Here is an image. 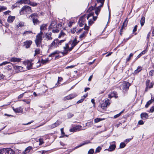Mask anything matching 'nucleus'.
I'll list each match as a JSON object with an SVG mask.
<instances>
[{
  "mask_svg": "<svg viewBox=\"0 0 154 154\" xmlns=\"http://www.w3.org/2000/svg\"><path fill=\"white\" fill-rule=\"evenodd\" d=\"M94 12H91L88 15H84L81 17L79 21L78 24L80 27H82L85 24V27L88 26L87 24L85 23V21L87 19L88 20V25L89 26L91 25L94 23V21H95L97 18V17H94Z\"/></svg>",
  "mask_w": 154,
  "mask_h": 154,
  "instance_id": "1",
  "label": "nucleus"
},
{
  "mask_svg": "<svg viewBox=\"0 0 154 154\" xmlns=\"http://www.w3.org/2000/svg\"><path fill=\"white\" fill-rule=\"evenodd\" d=\"M79 42V41H77L75 38L73 41H70L69 42L65 44V45L63 47V51L62 54L63 55L67 54L69 52L71 51L73 48Z\"/></svg>",
  "mask_w": 154,
  "mask_h": 154,
  "instance_id": "2",
  "label": "nucleus"
},
{
  "mask_svg": "<svg viewBox=\"0 0 154 154\" xmlns=\"http://www.w3.org/2000/svg\"><path fill=\"white\" fill-rule=\"evenodd\" d=\"M47 25L43 24L40 27L41 31L38 33L36 36V38L35 40V42L37 47H39L41 44L42 40V37H44L43 32L47 29Z\"/></svg>",
  "mask_w": 154,
  "mask_h": 154,
  "instance_id": "3",
  "label": "nucleus"
},
{
  "mask_svg": "<svg viewBox=\"0 0 154 154\" xmlns=\"http://www.w3.org/2000/svg\"><path fill=\"white\" fill-rule=\"evenodd\" d=\"M65 41V39L60 40L57 38L55 39L49 46V48L54 49L56 48L59 45H61Z\"/></svg>",
  "mask_w": 154,
  "mask_h": 154,
  "instance_id": "4",
  "label": "nucleus"
},
{
  "mask_svg": "<svg viewBox=\"0 0 154 154\" xmlns=\"http://www.w3.org/2000/svg\"><path fill=\"white\" fill-rule=\"evenodd\" d=\"M89 28V26L84 27L82 29H80L76 32V33H77L78 34L80 33H82V34H81L79 36V38L80 39H82L86 36V35L88 32Z\"/></svg>",
  "mask_w": 154,
  "mask_h": 154,
  "instance_id": "5",
  "label": "nucleus"
},
{
  "mask_svg": "<svg viewBox=\"0 0 154 154\" xmlns=\"http://www.w3.org/2000/svg\"><path fill=\"white\" fill-rule=\"evenodd\" d=\"M109 101V100L108 99L105 101H102L98 106V110L100 112H102V111L105 109L107 107V106L110 104Z\"/></svg>",
  "mask_w": 154,
  "mask_h": 154,
  "instance_id": "6",
  "label": "nucleus"
},
{
  "mask_svg": "<svg viewBox=\"0 0 154 154\" xmlns=\"http://www.w3.org/2000/svg\"><path fill=\"white\" fill-rule=\"evenodd\" d=\"M32 12L31 8L27 5L23 6L21 9L20 13V14H23L26 13L29 14Z\"/></svg>",
  "mask_w": 154,
  "mask_h": 154,
  "instance_id": "7",
  "label": "nucleus"
},
{
  "mask_svg": "<svg viewBox=\"0 0 154 154\" xmlns=\"http://www.w3.org/2000/svg\"><path fill=\"white\" fill-rule=\"evenodd\" d=\"M0 154H13V152L11 148L3 149L0 150Z\"/></svg>",
  "mask_w": 154,
  "mask_h": 154,
  "instance_id": "8",
  "label": "nucleus"
},
{
  "mask_svg": "<svg viewBox=\"0 0 154 154\" xmlns=\"http://www.w3.org/2000/svg\"><path fill=\"white\" fill-rule=\"evenodd\" d=\"M115 142L113 141L112 142L110 143V146L108 149H106L105 150H107L111 152L113 151L116 147V145L115 144Z\"/></svg>",
  "mask_w": 154,
  "mask_h": 154,
  "instance_id": "9",
  "label": "nucleus"
},
{
  "mask_svg": "<svg viewBox=\"0 0 154 154\" xmlns=\"http://www.w3.org/2000/svg\"><path fill=\"white\" fill-rule=\"evenodd\" d=\"M60 123V122L59 120H57L55 123L48 126V128L50 129L54 128L59 126Z\"/></svg>",
  "mask_w": 154,
  "mask_h": 154,
  "instance_id": "10",
  "label": "nucleus"
},
{
  "mask_svg": "<svg viewBox=\"0 0 154 154\" xmlns=\"http://www.w3.org/2000/svg\"><path fill=\"white\" fill-rule=\"evenodd\" d=\"M82 127V126L79 125L74 126L70 129V131L73 132L79 131L82 130L81 129Z\"/></svg>",
  "mask_w": 154,
  "mask_h": 154,
  "instance_id": "11",
  "label": "nucleus"
},
{
  "mask_svg": "<svg viewBox=\"0 0 154 154\" xmlns=\"http://www.w3.org/2000/svg\"><path fill=\"white\" fill-rule=\"evenodd\" d=\"M32 43V42L31 40H27L24 42L23 46L26 48L30 47V45Z\"/></svg>",
  "mask_w": 154,
  "mask_h": 154,
  "instance_id": "12",
  "label": "nucleus"
},
{
  "mask_svg": "<svg viewBox=\"0 0 154 154\" xmlns=\"http://www.w3.org/2000/svg\"><path fill=\"white\" fill-rule=\"evenodd\" d=\"M77 96L76 94H71L63 98V100H68L72 99L75 97Z\"/></svg>",
  "mask_w": 154,
  "mask_h": 154,
  "instance_id": "13",
  "label": "nucleus"
},
{
  "mask_svg": "<svg viewBox=\"0 0 154 154\" xmlns=\"http://www.w3.org/2000/svg\"><path fill=\"white\" fill-rule=\"evenodd\" d=\"M130 85V84L129 82H125L123 84L122 88L123 90L126 91V90H127L129 88Z\"/></svg>",
  "mask_w": 154,
  "mask_h": 154,
  "instance_id": "14",
  "label": "nucleus"
},
{
  "mask_svg": "<svg viewBox=\"0 0 154 154\" xmlns=\"http://www.w3.org/2000/svg\"><path fill=\"white\" fill-rule=\"evenodd\" d=\"M97 3L95 4V6L98 5V7L101 8L103 6L104 2L103 1H101V0H97Z\"/></svg>",
  "mask_w": 154,
  "mask_h": 154,
  "instance_id": "15",
  "label": "nucleus"
},
{
  "mask_svg": "<svg viewBox=\"0 0 154 154\" xmlns=\"http://www.w3.org/2000/svg\"><path fill=\"white\" fill-rule=\"evenodd\" d=\"M150 80H147L146 81V91H147V89L148 88H151L153 87V85L152 84V83H151L150 84Z\"/></svg>",
  "mask_w": 154,
  "mask_h": 154,
  "instance_id": "16",
  "label": "nucleus"
},
{
  "mask_svg": "<svg viewBox=\"0 0 154 154\" xmlns=\"http://www.w3.org/2000/svg\"><path fill=\"white\" fill-rule=\"evenodd\" d=\"M90 143V141H86L84 142H83L82 144L79 145V146H77L75 147L73 149H72V150H74V149H76L79 147H81L82 146H83L85 145L88 144Z\"/></svg>",
  "mask_w": 154,
  "mask_h": 154,
  "instance_id": "17",
  "label": "nucleus"
},
{
  "mask_svg": "<svg viewBox=\"0 0 154 154\" xmlns=\"http://www.w3.org/2000/svg\"><path fill=\"white\" fill-rule=\"evenodd\" d=\"M15 16H10L8 17L7 21L10 23H11L15 19Z\"/></svg>",
  "mask_w": 154,
  "mask_h": 154,
  "instance_id": "18",
  "label": "nucleus"
},
{
  "mask_svg": "<svg viewBox=\"0 0 154 154\" xmlns=\"http://www.w3.org/2000/svg\"><path fill=\"white\" fill-rule=\"evenodd\" d=\"M117 94L116 92H113L109 94L108 95V97L109 98H111L112 97H115L117 98L118 97Z\"/></svg>",
  "mask_w": 154,
  "mask_h": 154,
  "instance_id": "19",
  "label": "nucleus"
},
{
  "mask_svg": "<svg viewBox=\"0 0 154 154\" xmlns=\"http://www.w3.org/2000/svg\"><path fill=\"white\" fill-rule=\"evenodd\" d=\"M51 33H50L49 34H46L45 36V38L47 40H51L52 39V38L51 36Z\"/></svg>",
  "mask_w": 154,
  "mask_h": 154,
  "instance_id": "20",
  "label": "nucleus"
},
{
  "mask_svg": "<svg viewBox=\"0 0 154 154\" xmlns=\"http://www.w3.org/2000/svg\"><path fill=\"white\" fill-rule=\"evenodd\" d=\"M21 60V59L20 58L12 57L11 58L10 61H11L13 62H19Z\"/></svg>",
  "mask_w": 154,
  "mask_h": 154,
  "instance_id": "21",
  "label": "nucleus"
},
{
  "mask_svg": "<svg viewBox=\"0 0 154 154\" xmlns=\"http://www.w3.org/2000/svg\"><path fill=\"white\" fill-rule=\"evenodd\" d=\"M141 118L142 119H146L148 117V115L145 112L142 113L140 115Z\"/></svg>",
  "mask_w": 154,
  "mask_h": 154,
  "instance_id": "22",
  "label": "nucleus"
},
{
  "mask_svg": "<svg viewBox=\"0 0 154 154\" xmlns=\"http://www.w3.org/2000/svg\"><path fill=\"white\" fill-rule=\"evenodd\" d=\"M27 68L28 69H29L32 68V65H33V63H32L30 61H28L27 62Z\"/></svg>",
  "mask_w": 154,
  "mask_h": 154,
  "instance_id": "23",
  "label": "nucleus"
},
{
  "mask_svg": "<svg viewBox=\"0 0 154 154\" xmlns=\"http://www.w3.org/2000/svg\"><path fill=\"white\" fill-rule=\"evenodd\" d=\"M33 23L35 25L36 24H38L40 23V21L37 19L33 17L32 18Z\"/></svg>",
  "mask_w": 154,
  "mask_h": 154,
  "instance_id": "24",
  "label": "nucleus"
},
{
  "mask_svg": "<svg viewBox=\"0 0 154 154\" xmlns=\"http://www.w3.org/2000/svg\"><path fill=\"white\" fill-rule=\"evenodd\" d=\"M154 101V97L152 98V97L151 99V100H149L147 102V103L145 105V107L147 108L148 106Z\"/></svg>",
  "mask_w": 154,
  "mask_h": 154,
  "instance_id": "25",
  "label": "nucleus"
},
{
  "mask_svg": "<svg viewBox=\"0 0 154 154\" xmlns=\"http://www.w3.org/2000/svg\"><path fill=\"white\" fill-rule=\"evenodd\" d=\"M59 51H58L56 50L51 54L50 55H49V57H54L55 55V54H59Z\"/></svg>",
  "mask_w": 154,
  "mask_h": 154,
  "instance_id": "26",
  "label": "nucleus"
},
{
  "mask_svg": "<svg viewBox=\"0 0 154 154\" xmlns=\"http://www.w3.org/2000/svg\"><path fill=\"white\" fill-rule=\"evenodd\" d=\"M101 8L97 7L95 8V12L97 16L99 13L100 12Z\"/></svg>",
  "mask_w": 154,
  "mask_h": 154,
  "instance_id": "27",
  "label": "nucleus"
},
{
  "mask_svg": "<svg viewBox=\"0 0 154 154\" xmlns=\"http://www.w3.org/2000/svg\"><path fill=\"white\" fill-rule=\"evenodd\" d=\"M14 68L17 70V72L20 71L22 70V67L21 66H16L14 67Z\"/></svg>",
  "mask_w": 154,
  "mask_h": 154,
  "instance_id": "28",
  "label": "nucleus"
},
{
  "mask_svg": "<svg viewBox=\"0 0 154 154\" xmlns=\"http://www.w3.org/2000/svg\"><path fill=\"white\" fill-rule=\"evenodd\" d=\"M142 69V68L141 66H139L138 67L137 69L135 70L134 72V73L137 74Z\"/></svg>",
  "mask_w": 154,
  "mask_h": 154,
  "instance_id": "29",
  "label": "nucleus"
},
{
  "mask_svg": "<svg viewBox=\"0 0 154 154\" xmlns=\"http://www.w3.org/2000/svg\"><path fill=\"white\" fill-rule=\"evenodd\" d=\"M145 21V18L144 16H143L141 19L140 22L141 26L144 25Z\"/></svg>",
  "mask_w": 154,
  "mask_h": 154,
  "instance_id": "30",
  "label": "nucleus"
},
{
  "mask_svg": "<svg viewBox=\"0 0 154 154\" xmlns=\"http://www.w3.org/2000/svg\"><path fill=\"white\" fill-rule=\"evenodd\" d=\"M24 23L22 22H19L18 24L17 25V27L19 28V27H22L24 26Z\"/></svg>",
  "mask_w": 154,
  "mask_h": 154,
  "instance_id": "31",
  "label": "nucleus"
},
{
  "mask_svg": "<svg viewBox=\"0 0 154 154\" xmlns=\"http://www.w3.org/2000/svg\"><path fill=\"white\" fill-rule=\"evenodd\" d=\"M127 19H126V20L124 22L123 24V25L122 27V28L120 30V32H122V29L124 28V27H126L127 25Z\"/></svg>",
  "mask_w": 154,
  "mask_h": 154,
  "instance_id": "32",
  "label": "nucleus"
},
{
  "mask_svg": "<svg viewBox=\"0 0 154 154\" xmlns=\"http://www.w3.org/2000/svg\"><path fill=\"white\" fill-rule=\"evenodd\" d=\"M40 53V50L39 48L36 49L35 50V55L39 54Z\"/></svg>",
  "mask_w": 154,
  "mask_h": 154,
  "instance_id": "33",
  "label": "nucleus"
},
{
  "mask_svg": "<svg viewBox=\"0 0 154 154\" xmlns=\"http://www.w3.org/2000/svg\"><path fill=\"white\" fill-rule=\"evenodd\" d=\"M59 31V29H58V28H57L56 29L53 28V29L52 30V32L54 33L58 32Z\"/></svg>",
  "mask_w": 154,
  "mask_h": 154,
  "instance_id": "34",
  "label": "nucleus"
},
{
  "mask_svg": "<svg viewBox=\"0 0 154 154\" xmlns=\"http://www.w3.org/2000/svg\"><path fill=\"white\" fill-rule=\"evenodd\" d=\"M14 111L17 113H19L21 112L22 111V108H20L19 109H14Z\"/></svg>",
  "mask_w": 154,
  "mask_h": 154,
  "instance_id": "35",
  "label": "nucleus"
},
{
  "mask_svg": "<svg viewBox=\"0 0 154 154\" xmlns=\"http://www.w3.org/2000/svg\"><path fill=\"white\" fill-rule=\"evenodd\" d=\"M32 149V148L31 147L29 146L27 147L26 149L25 150V153H27L28 152H29L30 150Z\"/></svg>",
  "mask_w": 154,
  "mask_h": 154,
  "instance_id": "36",
  "label": "nucleus"
},
{
  "mask_svg": "<svg viewBox=\"0 0 154 154\" xmlns=\"http://www.w3.org/2000/svg\"><path fill=\"white\" fill-rule=\"evenodd\" d=\"M7 9V8L4 6H0V12L6 10Z\"/></svg>",
  "mask_w": 154,
  "mask_h": 154,
  "instance_id": "37",
  "label": "nucleus"
},
{
  "mask_svg": "<svg viewBox=\"0 0 154 154\" xmlns=\"http://www.w3.org/2000/svg\"><path fill=\"white\" fill-rule=\"evenodd\" d=\"M101 149V147L100 146L98 147L96 149L95 153L99 152Z\"/></svg>",
  "mask_w": 154,
  "mask_h": 154,
  "instance_id": "38",
  "label": "nucleus"
},
{
  "mask_svg": "<svg viewBox=\"0 0 154 154\" xmlns=\"http://www.w3.org/2000/svg\"><path fill=\"white\" fill-rule=\"evenodd\" d=\"M23 3L25 4H27L29 5L30 3V0H23Z\"/></svg>",
  "mask_w": 154,
  "mask_h": 154,
  "instance_id": "39",
  "label": "nucleus"
},
{
  "mask_svg": "<svg viewBox=\"0 0 154 154\" xmlns=\"http://www.w3.org/2000/svg\"><path fill=\"white\" fill-rule=\"evenodd\" d=\"M103 120V119H102L96 118L94 119V121L95 123H97Z\"/></svg>",
  "mask_w": 154,
  "mask_h": 154,
  "instance_id": "40",
  "label": "nucleus"
},
{
  "mask_svg": "<svg viewBox=\"0 0 154 154\" xmlns=\"http://www.w3.org/2000/svg\"><path fill=\"white\" fill-rule=\"evenodd\" d=\"M123 112V111H121V112H120L119 113L117 114V115H115L114 116V119H116L117 118H118V117H119L120 115H121V113Z\"/></svg>",
  "mask_w": 154,
  "mask_h": 154,
  "instance_id": "41",
  "label": "nucleus"
},
{
  "mask_svg": "<svg viewBox=\"0 0 154 154\" xmlns=\"http://www.w3.org/2000/svg\"><path fill=\"white\" fill-rule=\"evenodd\" d=\"M29 5L31 6L35 7L37 5V4L35 2H30V3Z\"/></svg>",
  "mask_w": 154,
  "mask_h": 154,
  "instance_id": "42",
  "label": "nucleus"
},
{
  "mask_svg": "<svg viewBox=\"0 0 154 154\" xmlns=\"http://www.w3.org/2000/svg\"><path fill=\"white\" fill-rule=\"evenodd\" d=\"M56 23L55 22L51 23L50 25V26H49L50 28H54L55 27L54 26L55 25Z\"/></svg>",
  "mask_w": 154,
  "mask_h": 154,
  "instance_id": "43",
  "label": "nucleus"
},
{
  "mask_svg": "<svg viewBox=\"0 0 154 154\" xmlns=\"http://www.w3.org/2000/svg\"><path fill=\"white\" fill-rule=\"evenodd\" d=\"M125 146V144L124 143H121L120 145V147L121 148H124Z\"/></svg>",
  "mask_w": 154,
  "mask_h": 154,
  "instance_id": "44",
  "label": "nucleus"
},
{
  "mask_svg": "<svg viewBox=\"0 0 154 154\" xmlns=\"http://www.w3.org/2000/svg\"><path fill=\"white\" fill-rule=\"evenodd\" d=\"M62 23H60L58 25H56L55 27L60 29V28L62 26Z\"/></svg>",
  "mask_w": 154,
  "mask_h": 154,
  "instance_id": "45",
  "label": "nucleus"
},
{
  "mask_svg": "<svg viewBox=\"0 0 154 154\" xmlns=\"http://www.w3.org/2000/svg\"><path fill=\"white\" fill-rule=\"evenodd\" d=\"M38 16V15L37 14L35 13H33V14H32L30 15V16L29 17H33L35 18V17H37Z\"/></svg>",
  "mask_w": 154,
  "mask_h": 154,
  "instance_id": "46",
  "label": "nucleus"
},
{
  "mask_svg": "<svg viewBox=\"0 0 154 154\" xmlns=\"http://www.w3.org/2000/svg\"><path fill=\"white\" fill-rule=\"evenodd\" d=\"M29 33H32V32L31 31H26L24 32L23 33V35H24L26 34H28Z\"/></svg>",
  "mask_w": 154,
  "mask_h": 154,
  "instance_id": "47",
  "label": "nucleus"
},
{
  "mask_svg": "<svg viewBox=\"0 0 154 154\" xmlns=\"http://www.w3.org/2000/svg\"><path fill=\"white\" fill-rule=\"evenodd\" d=\"M9 63H10V62H7V61H5L3 62L2 63H1L0 64V66H1L3 65H5V64H8Z\"/></svg>",
  "mask_w": 154,
  "mask_h": 154,
  "instance_id": "48",
  "label": "nucleus"
},
{
  "mask_svg": "<svg viewBox=\"0 0 154 154\" xmlns=\"http://www.w3.org/2000/svg\"><path fill=\"white\" fill-rule=\"evenodd\" d=\"M76 27H74L71 30V32L72 33H75L76 32Z\"/></svg>",
  "mask_w": 154,
  "mask_h": 154,
  "instance_id": "49",
  "label": "nucleus"
},
{
  "mask_svg": "<svg viewBox=\"0 0 154 154\" xmlns=\"http://www.w3.org/2000/svg\"><path fill=\"white\" fill-rule=\"evenodd\" d=\"M94 152V150L93 149H90L88 152V154H93Z\"/></svg>",
  "mask_w": 154,
  "mask_h": 154,
  "instance_id": "50",
  "label": "nucleus"
},
{
  "mask_svg": "<svg viewBox=\"0 0 154 154\" xmlns=\"http://www.w3.org/2000/svg\"><path fill=\"white\" fill-rule=\"evenodd\" d=\"M22 101L23 102H25L27 104H29L30 102V100H23Z\"/></svg>",
  "mask_w": 154,
  "mask_h": 154,
  "instance_id": "51",
  "label": "nucleus"
},
{
  "mask_svg": "<svg viewBox=\"0 0 154 154\" xmlns=\"http://www.w3.org/2000/svg\"><path fill=\"white\" fill-rule=\"evenodd\" d=\"M138 124L140 125H142L144 124V122L142 120H140L139 121Z\"/></svg>",
  "mask_w": 154,
  "mask_h": 154,
  "instance_id": "52",
  "label": "nucleus"
},
{
  "mask_svg": "<svg viewBox=\"0 0 154 154\" xmlns=\"http://www.w3.org/2000/svg\"><path fill=\"white\" fill-rule=\"evenodd\" d=\"M154 72V71L153 70H151L149 72V75L151 76L153 75Z\"/></svg>",
  "mask_w": 154,
  "mask_h": 154,
  "instance_id": "53",
  "label": "nucleus"
},
{
  "mask_svg": "<svg viewBox=\"0 0 154 154\" xmlns=\"http://www.w3.org/2000/svg\"><path fill=\"white\" fill-rule=\"evenodd\" d=\"M26 93V92H25L24 93H22L21 94H20V95H19L18 97V99H20V98H22L23 95H24V94L25 93Z\"/></svg>",
  "mask_w": 154,
  "mask_h": 154,
  "instance_id": "54",
  "label": "nucleus"
},
{
  "mask_svg": "<svg viewBox=\"0 0 154 154\" xmlns=\"http://www.w3.org/2000/svg\"><path fill=\"white\" fill-rule=\"evenodd\" d=\"M65 34L63 32H61L59 34L58 38H60L62 36H64Z\"/></svg>",
  "mask_w": 154,
  "mask_h": 154,
  "instance_id": "55",
  "label": "nucleus"
},
{
  "mask_svg": "<svg viewBox=\"0 0 154 154\" xmlns=\"http://www.w3.org/2000/svg\"><path fill=\"white\" fill-rule=\"evenodd\" d=\"M48 62V60H44L43 59H42L41 60V62L43 64L46 63Z\"/></svg>",
  "mask_w": 154,
  "mask_h": 154,
  "instance_id": "56",
  "label": "nucleus"
},
{
  "mask_svg": "<svg viewBox=\"0 0 154 154\" xmlns=\"http://www.w3.org/2000/svg\"><path fill=\"white\" fill-rule=\"evenodd\" d=\"M150 111L151 112H152L154 111V106H152L151 108L150 109Z\"/></svg>",
  "mask_w": 154,
  "mask_h": 154,
  "instance_id": "57",
  "label": "nucleus"
},
{
  "mask_svg": "<svg viewBox=\"0 0 154 154\" xmlns=\"http://www.w3.org/2000/svg\"><path fill=\"white\" fill-rule=\"evenodd\" d=\"M84 100L82 98L79 100H78L77 102V103H81Z\"/></svg>",
  "mask_w": 154,
  "mask_h": 154,
  "instance_id": "58",
  "label": "nucleus"
},
{
  "mask_svg": "<svg viewBox=\"0 0 154 154\" xmlns=\"http://www.w3.org/2000/svg\"><path fill=\"white\" fill-rule=\"evenodd\" d=\"M137 25L135 26L134 27V28L133 30V32H135L137 30Z\"/></svg>",
  "mask_w": 154,
  "mask_h": 154,
  "instance_id": "59",
  "label": "nucleus"
},
{
  "mask_svg": "<svg viewBox=\"0 0 154 154\" xmlns=\"http://www.w3.org/2000/svg\"><path fill=\"white\" fill-rule=\"evenodd\" d=\"M23 0H18L17 1V3H20V4L24 3L23 2Z\"/></svg>",
  "mask_w": 154,
  "mask_h": 154,
  "instance_id": "60",
  "label": "nucleus"
},
{
  "mask_svg": "<svg viewBox=\"0 0 154 154\" xmlns=\"http://www.w3.org/2000/svg\"><path fill=\"white\" fill-rule=\"evenodd\" d=\"M94 9V8L92 6H91L88 9V11H91L92 10H93Z\"/></svg>",
  "mask_w": 154,
  "mask_h": 154,
  "instance_id": "61",
  "label": "nucleus"
},
{
  "mask_svg": "<svg viewBox=\"0 0 154 154\" xmlns=\"http://www.w3.org/2000/svg\"><path fill=\"white\" fill-rule=\"evenodd\" d=\"M4 76L2 74H0V80H1L4 78Z\"/></svg>",
  "mask_w": 154,
  "mask_h": 154,
  "instance_id": "62",
  "label": "nucleus"
},
{
  "mask_svg": "<svg viewBox=\"0 0 154 154\" xmlns=\"http://www.w3.org/2000/svg\"><path fill=\"white\" fill-rule=\"evenodd\" d=\"M60 131H61V134L62 135H64L65 133L64 132V131H63V128H61V129H60Z\"/></svg>",
  "mask_w": 154,
  "mask_h": 154,
  "instance_id": "63",
  "label": "nucleus"
},
{
  "mask_svg": "<svg viewBox=\"0 0 154 154\" xmlns=\"http://www.w3.org/2000/svg\"><path fill=\"white\" fill-rule=\"evenodd\" d=\"M146 52V51L145 50H144L143 51L140 53V54H141V55L142 56L143 54H144Z\"/></svg>",
  "mask_w": 154,
  "mask_h": 154,
  "instance_id": "64",
  "label": "nucleus"
}]
</instances>
